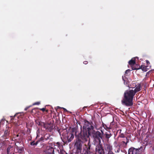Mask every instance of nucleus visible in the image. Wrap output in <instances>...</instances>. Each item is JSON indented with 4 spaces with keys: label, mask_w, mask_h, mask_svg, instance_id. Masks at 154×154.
<instances>
[{
    "label": "nucleus",
    "mask_w": 154,
    "mask_h": 154,
    "mask_svg": "<svg viewBox=\"0 0 154 154\" xmlns=\"http://www.w3.org/2000/svg\"><path fill=\"white\" fill-rule=\"evenodd\" d=\"M141 90L140 85L134 84L130 85L128 90L126 91L124 93V98L122 100V104L127 106H131L132 105L133 97L136 92Z\"/></svg>",
    "instance_id": "nucleus-1"
},
{
    "label": "nucleus",
    "mask_w": 154,
    "mask_h": 154,
    "mask_svg": "<svg viewBox=\"0 0 154 154\" xmlns=\"http://www.w3.org/2000/svg\"><path fill=\"white\" fill-rule=\"evenodd\" d=\"M139 152V150L138 149L131 148L128 150V154H138Z\"/></svg>",
    "instance_id": "nucleus-2"
},
{
    "label": "nucleus",
    "mask_w": 154,
    "mask_h": 154,
    "mask_svg": "<svg viewBox=\"0 0 154 154\" xmlns=\"http://www.w3.org/2000/svg\"><path fill=\"white\" fill-rule=\"evenodd\" d=\"M45 152L47 154H54V149L50 146L47 147Z\"/></svg>",
    "instance_id": "nucleus-3"
},
{
    "label": "nucleus",
    "mask_w": 154,
    "mask_h": 154,
    "mask_svg": "<svg viewBox=\"0 0 154 154\" xmlns=\"http://www.w3.org/2000/svg\"><path fill=\"white\" fill-rule=\"evenodd\" d=\"M88 134L86 132L85 133H84L83 134V135L84 137V139H86L87 138H88L89 137V135H91V131H93V129L92 128L91 129L90 128H88Z\"/></svg>",
    "instance_id": "nucleus-4"
},
{
    "label": "nucleus",
    "mask_w": 154,
    "mask_h": 154,
    "mask_svg": "<svg viewBox=\"0 0 154 154\" xmlns=\"http://www.w3.org/2000/svg\"><path fill=\"white\" fill-rule=\"evenodd\" d=\"M75 145L78 149H80L82 147V144L81 142L79 140L76 141Z\"/></svg>",
    "instance_id": "nucleus-5"
},
{
    "label": "nucleus",
    "mask_w": 154,
    "mask_h": 154,
    "mask_svg": "<svg viewBox=\"0 0 154 154\" xmlns=\"http://www.w3.org/2000/svg\"><path fill=\"white\" fill-rule=\"evenodd\" d=\"M140 68L143 71L146 72L147 71V69H150V66L142 65L141 66Z\"/></svg>",
    "instance_id": "nucleus-6"
},
{
    "label": "nucleus",
    "mask_w": 154,
    "mask_h": 154,
    "mask_svg": "<svg viewBox=\"0 0 154 154\" xmlns=\"http://www.w3.org/2000/svg\"><path fill=\"white\" fill-rule=\"evenodd\" d=\"M129 63L131 66H132L134 65L135 63V58H132L131 60L129 61Z\"/></svg>",
    "instance_id": "nucleus-7"
},
{
    "label": "nucleus",
    "mask_w": 154,
    "mask_h": 154,
    "mask_svg": "<svg viewBox=\"0 0 154 154\" xmlns=\"http://www.w3.org/2000/svg\"><path fill=\"white\" fill-rule=\"evenodd\" d=\"M122 79L124 81L125 83L126 81V82H129L130 80H131V79H128L125 76H122Z\"/></svg>",
    "instance_id": "nucleus-8"
},
{
    "label": "nucleus",
    "mask_w": 154,
    "mask_h": 154,
    "mask_svg": "<svg viewBox=\"0 0 154 154\" xmlns=\"http://www.w3.org/2000/svg\"><path fill=\"white\" fill-rule=\"evenodd\" d=\"M70 135L71 136L68 139V141L69 142H70L71 141L72 139H73L74 137V135L72 134H70Z\"/></svg>",
    "instance_id": "nucleus-9"
},
{
    "label": "nucleus",
    "mask_w": 154,
    "mask_h": 154,
    "mask_svg": "<svg viewBox=\"0 0 154 154\" xmlns=\"http://www.w3.org/2000/svg\"><path fill=\"white\" fill-rule=\"evenodd\" d=\"M11 146H9L8 147V148L7 149V152L8 154L9 153L10 149H11Z\"/></svg>",
    "instance_id": "nucleus-10"
},
{
    "label": "nucleus",
    "mask_w": 154,
    "mask_h": 154,
    "mask_svg": "<svg viewBox=\"0 0 154 154\" xmlns=\"http://www.w3.org/2000/svg\"><path fill=\"white\" fill-rule=\"evenodd\" d=\"M4 134L5 136L7 135L8 134V131H5Z\"/></svg>",
    "instance_id": "nucleus-11"
},
{
    "label": "nucleus",
    "mask_w": 154,
    "mask_h": 154,
    "mask_svg": "<svg viewBox=\"0 0 154 154\" xmlns=\"http://www.w3.org/2000/svg\"><path fill=\"white\" fill-rule=\"evenodd\" d=\"M40 103L39 102H38L37 103H34L33 104V105H39L40 104Z\"/></svg>",
    "instance_id": "nucleus-12"
},
{
    "label": "nucleus",
    "mask_w": 154,
    "mask_h": 154,
    "mask_svg": "<svg viewBox=\"0 0 154 154\" xmlns=\"http://www.w3.org/2000/svg\"><path fill=\"white\" fill-rule=\"evenodd\" d=\"M22 151H23V149L22 148H21L20 149L19 151H18V152L21 153L22 152Z\"/></svg>",
    "instance_id": "nucleus-13"
},
{
    "label": "nucleus",
    "mask_w": 154,
    "mask_h": 154,
    "mask_svg": "<svg viewBox=\"0 0 154 154\" xmlns=\"http://www.w3.org/2000/svg\"><path fill=\"white\" fill-rule=\"evenodd\" d=\"M130 70L129 69L126 70L125 72V73L126 74L128 73V72H129Z\"/></svg>",
    "instance_id": "nucleus-14"
},
{
    "label": "nucleus",
    "mask_w": 154,
    "mask_h": 154,
    "mask_svg": "<svg viewBox=\"0 0 154 154\" xmlns=\"http://www.w3.org/2000/svg\"><path fill=\"white\" fill-rule=\"evenodd\" d=\"M108 154H113L111 151H109L108 153Z\"/></svg>",
    "instance_id": "nucleus-15"
},
{
    "label": "nucleus",
    "mask_w": 154,
    "mask_h": 154,
    "mask_svg": "<svg viewBox=\"0 0 154 154\" xmlns=\"http://www.w3.org/2000/svg\"><path fill=\"white\" fill-rule=\"evenodd\" d=\"M83 63L84 64H86L88 62L87 61H84Z\"/></svg>",
    "instance_id": "nucleus-16"
},
{
    "label": "nucleus",
    "mask_w": 154,
    "mask_h": 154,
    "mask_svg": "<svg viewBox=\"0 0 154 154\" xmlns=\"http://www.w3.org/2000/svg\"><path fill=\"white\" fill-rule=\"evenodd\" d=\"M29 106L26 107V108H25V110H26L27 109H28L29 108Z\"/></svg>",
    "instance_id": "nucleus-17"
},
{
    "label": "nucleus",
    "mask_w": 154,
    "mask_h": 154,
    "mask_svg": "<svg viewBox=\"0 0 154 154\" xmlns=\"http://www.w3.org/2000/svg\"><path fill=\"white\" fill-rule=\"evenodd\" d=\"M41 110L43 111H44L45 110V109L44 108H43L41 109Z\"/></svg>",
    "instance_id": "nucleus-18"
},
{
    "label": "nucleus",
    "mask_w": 154,
    "mask_h": 154,
    "mask_svg": "<svg viewBox=\"0 0 154 154\" xmlns=\"http://www.w3.org/2000/svg\"><path fill=\"white\" fill-rule=\"evenodd\" d=\"M146 63H147V64H148V63H149V61H148L147 60H146Z\"/></svg>",
    "instance_id": "nucleus-19"
},
{
    "label": "nucleus",
    "mask_w": 154,
    "mask_h": 154,
    "mask_svg": "<svg viewBox=\"0 0 154 154\" xmlns=\"http://www.w3.org/2000/svg\"><path fill=\"white\" fill-rule=\"evenodd\" d=\"M132 70H135L136 69V68H133V67H132Z\"/></svg>",
    "instance_id": "nucleus-20"
},
{
    "label": "nucleus",
    "mask_w": 154,
    "mask_h": 154,
    "mask_svg": "<svg viewBox=\"0 0 154 154\" xmlns=\"http://www.w3.org/2000/svg\"><path fill=\"white\" fill-rule=\"evenodd\" d=\"M63 109H64V110H66V109L64 108H63Z\"/></svg>",
    "instance_id": "nucleus-21"
},
{
    "label": "nucleus",
    "mask_w": 154,
    "mask_h": 154,
    "mask_svg": "<svg viewBox=\"0 0 154 154\" xmlns=\"http://www.w3.org/2000/svg\"><path fill=\"white\" fill-rule=\"evenodd\" d=\"M18 136H19V134H17V137H18Z\"/></svg>",
    "instance_id": "nucleus-22"
},
{
    "label": "nucleus",
    "mask_w": 154,
    "mask_h": 154,
    "mask_svg": "<svg viewBox=\"0 0 154 154\" xmlns=\"http://www.w3.org/2000/svg\"><path fill=\"white\" fill-rule=\"evenodd\" d=\"M135 59V58H134ZM136 58H137V57H136Z\"/></svg>",
    "instance_id": "nucleus-23"
}]
</instances>
